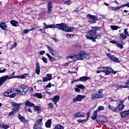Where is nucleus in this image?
<instances>
[{
  "instance_id": "13",
  "label": "nucleus",
  "mask_w": 129,
  "mask_h": 129,
  "mask_svg": "<svg viewBox=\"0 0 129 129\" xmlns=\"http://www.w3.org/2000/svg\"><path fill=\"white\" fill-rule=\"evenodd\" d=\"M42 79L43 82H47V81H50V80H52V75L48 74L46 75V77L43 78Z\"/></svg>"
},
{
  "instance_id": "8",
  "label": "nucleus",
  "mask_w": 129,
  "mask_h": 129,
  "mask_svg": "<svg viewBox=\"0 0 129 129\" xmlns=\"http://www.w3.org/2000/svg\"><path fill=\"white\" fill-rule=\"evenodd\" d=\"M16 92V89H12L11 90H9L8 91L6 92L5 93V96H9V97H11V98H14V97H16V95H17V94L15 93H13Z\"/></svg>"
},
{
  "instance_id": "43",
  "label": "nucleus",
  "mask_w": 129,
  "mask_h": 129,
  "mask_svg": "<svg viewBox=\"0 0 129 129\" xmlns=\"http://www.w3.org/2000/svg\"><path fill=\"white\" fill-rule=\"evenodd\" d=\"M125 86L124 85V87H125V88H129V87H128V85H129V80H127L126 81V82H125Z\"/></svg>"
},
{
  "instance_id": "22",
  "label": "nucleus",
  "mask_w": 129,
  "mask_h": 129,
  "mask_svg": "<svg viewBox=\"0 0 129 129\" xmlns=\"http://www.w3.org/2000/svg\"><path fill=\"white\" fill-rule=\"evenodd\" d=\"M18 118H19L20 120L23 122V123H26V122H27V120H26L25 117L20 114H19Z\"/></svg>"
},
{
  "instance_id": "4",
  "label": "nucleus",
  "mask_w": 129,
  "mask_h": 129,
  "mask_svg": "<svg viewBox=\"0 0 129 129\" xmlns=\"http://www.w3.org/2000/svg\"><path fill=\"white\" fill-rule=\"evenodd\" d=\"M124 100H119L117 102V107H115L110 104L108 105V108L110 109V110H113V111H118V110H123L124 108V105L123 104Z\"/></svg>"
},
{
  "instance_id": "60",
  "label": "nucleus",
  "mask_w": 129,
  "mask_h": 129,
  "mask_svg": "<svg viewBox=\"0 0 129 129\" xmlns=\"http://www.w3.org/2000/svg\"><path fill=\"white\" fill-rule=\"evenodd\" d=\"M7 71V69H4L3 70L0 69V73H5Z\"/></svg>"
},
{
  "instance_id": "45",
  "label": "nucleus",
  "mask_w": 129,
  "mask_h": 129,
  "mask_svg": "<svg viewBox=\"0 0 129 129\" xmlns=\"http://www.w3.org/2000/svg\"><path fill=\"white\" fill-rule=\"evenodd\" d=\"M78 122H79L80 123H81V122H83L84 121H87V119H79L77 120Z\"/></svg>"
},
{
  "instance_id": "24",
  "label": "nucleus",
  "mask_w": 129,
  "mask_h": 129,
  "mask_svg": "<svg viewBox=\"0 0 129 129\" xmlns=\"http://www.w3.org/2000/svg\"><path fill=\"white\" fill-rule=\"evenodd\" d=\"M51 124H52V119H49L45 122L46 127H51Z\"/></svg>"
},
{
  "instance_id": "36",
  "label": "nucleus",
  "mask_w": 129,
  "mask_h": 129,
  "mask_svg": "<svg viewBox=\"0 0 129 129\" xmlns=\"http://www.w3.org/2000/svg\"><path fill=\"white\" fill-rule=\"evenodd\" d=\"M53 129H64V126H62L61 125L57 124Z\"/></svg>"
},
{
  "instance_id": "47",
  "label": "nucleus",
  "mask_w": 129,
  "mask_h": 129,
  "mask_svg": "<svg viewBox=\"0 0 129 129\" xmlns=\"http://www.w3.org/2000/svg\"><path fill=\"white\" fill-rule=\"evenodd\" d=\"M105 73V70H98L96 72V73H97V74H99V73Z\"/></svg>"
},
{
  "instance_id": "17",
  "label": "nucleus",
  "mask_w": 129,
  "mask_h": 129,
  "mask_svg": "<svg viewBox=\"0 0 129 129\" xmlns=\"http://www.w3.org/2000/svg\"><path fill=\"white\" fill-rule=\"evenodd\" d=\"M89 79H90V78L87 77V76H83L82 77H80V79H78V81H82V82H86L87 80H89Z\"/></svg>"
},
{
  "instance_id": "6",
  "label": "nucleus",
  "mask_w": 129,
  "mask_h": 129,
  "mask_svg": "<svg viewBox=\"0 0 129 129\" xmlns=\"http://www.w3.org/2000/svg\"><path fill=\"white\" fill-rule=\"evenodd\" d=\"M86 17L89 20H90L88 21V23H89V24H95L97 20H98L96 16L92 15L90 14L87 15Z\"/></svg>"
},
{
  "instance_id": "48",
  "label": "nucleus",
  "mask_w": 129,
  "mask_h": 129,
  "mask_svg": "<svg viewBox=\"0 0 129 129\" xmlns=\"http://www.w3.org/2000/svg\"><path fill=\"white\" fill-rule=\"evenodd\" d=\"M116 45L117 46V47H119L120 49H122L123 48V46L122 45V44H120L119 43H117Z\"/></svg>"
},
{
  "instance_id": "54",
  "label": "nucleus",
  "mask_w": 129,
  "mask_h": 129,
  "mask_svg": "<svg viewBox=\"0 0 129 129\" xmlns=\"http://www.w3.org/2000/svg\"><path fill=\"white\" fill-rule=\"evenodd\" d=\"M73 36L74 35L73 34H67L66 36L68 37V38H73Z\"/></svg>"
},
{
  "instance_id": "7",
  "label": "nucleus",
  "mask_w": 129,
  "mask_h": 129,
  "mask_svg": "<svg viewBox=\"0 0 129 129\" xmlns=\"http://www.w3.org/2000/svg\"><path fill=\"white\" fill-rule=\"evenodd\" d=\"M43 125V118L38 119L36 120L35 124L33 126V129H39Z\"/></svg>"
},
{
  "instance_id": "18",
  "label": "nucleus",
  "mask_w": 129,
  "mask_h": 129,
  "mask_svg": "<svg viewBox=\"0 0 129 129\" xmlns=\"http://www.w3.org/2000/svg\"><path fill=\"white\" fill-rule=\"evenodd\" d=\"M74 116H75V117H84V116H85V113L78 112L75 113Z\"/></svg>"
},
{
  "instance_id": "40",
  "label": "nucleus",
  "mask_w": 129,
  "mask_h": 129,
  "mask_svg": "<svg viewBox=\"0 0 129 129\" xmlns=\"http://www.w3.org/2000/svg\"><path fill=\"white\" fill-rule=\"evenodd\" d=\"M63 3L66 5H71V0H63Z\"/></svg>"
},
{
  "instance_id": "28",
  "label": "nucleus",
  "mask_w": 129,
  "mask_h": 129,
  "mask_svg": "<svg viewBox=\"0 0 129 129\" xmlns=\"http://www.w3.org/2000/svg\"><path fill=\"white\" fill-rule=\"evenodd\" d=\"M126 36L127 35L124 34V33H121L120 35L119 40H121L122 41H123V40H125V39H126V38H127V37Z\"/></svg>"
},
{
  "instance_id": "12",
  "label": "nucleus",
  "mask_w": 129,
  "mask_h": 129,
  "mask_svg": "<svg viewBox=\"0 0 129 129\" xmlns=\"http://www.w3.org/2000/svg\"><path fill=\"white\" fill-rule=\"evenodd\" d=\"M113 70L108 67H106V70H105V75L108 76L110 75L112 73Z\"/></svg>"
},
{
  "instance_id": "1",
  "label": "nucleus",
  "mask_w": 129,
  "mask_h": 129,
  "mask_svg": "<svg viewBox=\"0 0 129 129\" xmlns=\"http://www.w3.org/2000/svg\"><path fill=\"white\" fill-rule=\"evenodd\" d=\"M43 25L45 27L43 28L44 30L47 29H52V28L55 29H58V30H60V31H65V32H71L73 31V29H75L74 27H69V26H67V24L65 23H61V24H50L47 25L46 23H43Z\"/></svg>"
},
{
  "instance_id": "59",
  "label": "nucleus",
  "mask_w": 129,
  "mask_h": 129,
  "mask_svg": "<svg viewBox=\"0 0 129 129\" xmlns=\"http://www.w3.org/2000/svg\"><path fill=\"white\" fill-rule=\"evenodd\" d=\"M110 11H115V7H109Z\"/></svg>"
},
{
  "instance_id": "9",
  "label": "nucleus",
  "mask_w": 129,
  "mask_h": 129,
  "mask_svg": "<svg viewBox=\"0 0 129 129\" xmlns=\"http://www.w3.org/2000/svg\"><path fill=\"white\" fill-rule=\"evenodd\" d=\"M85 97V95H78L75 98L73 99V103H75V102H76L77 101H82V100L84 99Z\"/></svg>"
},
{
  "instance_id": "20",
  "label": "nucleus",
  "mask_w": 129,
  "mask_h": 129,
  "mask_svg": "<svg viewBox=\"0 0 129 129\" xmlns=\"http://www.w3.org/2000/svg\"><path fill=\"white\" fill-rule=\"evenodd\" d=\"M97 122H106L107 121V118L106 117L102 116L101 119L97 120Z\"/></svg>"
},
{
  "instance_id": "3",
  "label": "nucleus",
  "mask_w": 129,
  "mask_h": 129,
  "mask_svg": "<svg viewBox=\"0 0 129 129\" xmlns=\"http://www.w3.org/2000/svg\"><path fill=\"white\" fill-rule=\"evenodd\" d=\"M88 54L84 52H82L79 53L78 55L74 54L71 56H68L67 57V60L69 62H76L78 60H84L85 58H87Z\"/></svg>"
},
{
  "instance_id": "57",
  "label": "nucleus",
  "mask_w": 129,
  "mask_h": 129,
  "mask_svg": "<svg viewBox=\"0 0 129 129\" xmlns=\"http://www.w3.org/2000/svg\"><path fill=\"white\" fill-rule=\"evenodd\" d=\"M89 115H90V112H88L87 113V119H87V121L88 118H89V117H90Z\"/></svg>"
},
{
  "instance_id": "58",
  "label": "nucleus",
  "mask_w": 129,
  "mask_h": 129,
  "mask_svg": "<svg viewBox=\"0 0 129 129\" xmlns=\"http://www.w3.org/2000/svg\"><path fill=\"white\" fill-rule=\"evenodd\" d=\"M107 56H108V57H109L110 60L111 59V57H113V55H112L111 54L108 53H107Z\"/></svg>"
},
{
  "instance_id": "51",
  "label": "nucleus",
  "mask_w": 129,
  "mask_h": 129,
  "mask_svg": "<svg viewBox=\"0 0 129 129\" xmlns=\"http://www.w3.org/2000/svg\"><path fill=\"white\" fill-rule=\"evenodd\" d=\"M124 33L126 36H129L128 32H127V29H125L124 30Z\"/></svg>"
},
{
  "instance_id": "62",
  "label": "nucleus",
  "mask_w": 129,
  "mask_h": 129,
  "mask_svg": "<svg viewBox=\"0 0 129 129\" xmlns=\"http://www.w3.org/2000/svg\"><path fill=\"white\" fill-rule=\"evenodd\" d=\"M110 42L112 44H117V42L115 40L110 41Z\"/></svg>"
},
{
  "instance_id": "53",
  "label": "nucleus",
  "mask_w": 129,
  "mask_h": 129,
  "mask_svg": "<svg viewBox=\"0 0 129 129\" xmlns=\"http://www.w3.org/2000/svg\"><path fill=\"white\" fill-rule=\"evenodd\" d=\"M75 90L76 92H80V89H79V87H77L75 89Z\"/></svg>"
},
{
  "instance_id": "42",
  "label": "nucleus",
  "mask_w": 129,
  "mask_h": 129,
  "mask_svg": "<svg viewBox=\"0 0 129 129\" xmlns=\"http://www.w3.org/2000/svg\"><path fill=\"white\" fill-rule=\"evenodd\" d=\"M115 87L116 88H125L126 87H124V85H116Z\"/></svg>"
},
{
  "instance_id": "29",
  "label": "nucleus",
  "mask_w": 129,
  "mask_h": 129,
  "mask_svg": "<svg viewBox=\"0 0 129 129\" xmlns=\"http://www.w3.org/2000/svg\"><path fill=\"white\" fill-rule=\"evenodd\" d=\"M111 60L113 62H116V63H119V62H120L118 58L114 57V55H113V56L111 57Z\"/></svg>"
},
{
  "instance_id": "35",
  "label": "nucleus",
  "mask_w": 129,
  "mask_h": 129,
  "mask_svg": "<svg viewBox=\"0 0 129 129\" xmlns=\"http://www.w3.org/2000/svg\"><path fill=\"white\" fill-rule=\"evenodd\" d=\"M77 87H79L80 89H82V90H84L85 89V87L83 86L82 84H79L76 86Z\"/></svg>"
},
{
  "instance_id": "30",
  "label": "nucleus",
  "mask_w": 129,
  "mask_h": 129,
  "mask_svg": "<svg viewBox=\"0 0 129 129\" xmlns=\"http://www.w3.org/2000/svg\"><path fill=\"white\" fill-rule=\"evenodd\" d=\"M98 98V97H97V95L96 94V93H93L91 94V99L93 100H94L95 99H97Z\"/></svg>"
},
{
  "instance_id": "5",
  "label": "nucleus",
  "mask_w": 129,
  "mask_h": 129,
  "mask_svg": "<svg viewBox=\"0 0 129 129\" xmlns=\"http://www.w3.org/2000/svg\"><path fill=\"white\" fill-rule=\"evenodd\" d=\"M15 91L17 93L21 94V95H25V94H28L29 93L28 87L25 86L18 87L17 89H15Z\"/></svg>"
},
{
  "instance_id": "23",
  "label": "nucleus",
  "mask_w": 129,
  "mask_h": 129,
  "mask_svg": "<svg viewBox=\"0 0 129 129\" xmlns=\"http://www.w3.org/2000/svg\"><path fill=\"white\" fill-rule=\"evenodd\" d=\"M53 8V7L52 6V2H49L48 4V13L50 14L52 12V9Z\"/></svg>"
},
{
  "instance_id": "49",
  "label": "nucleus",
  "mask_w": 129,
  "mask_h": 129,
  "mask_svg": "<svg viewBox=\"0 0 129 129\" xmlns=\"http://www.w3.org/2000/svg\"><path fill=\"white\" fill-rule=\"evenodd\" d=\"M15 113H16V111H14V110H12V111L9 113V115L11 116L13 114H15Z\"/></svg>"
},
{
  "instance_id": "37",
  "label": "nucleus",
  "mask_w": 129,
  "mask_h": 129,
  "mask_svg": "<svg viewBox=\"0 0 129 129\" xmlns=\"http://www.w3.org/2000/svg\"><path fill=\"white\" fill-rule=\"evenodd\" d=\"M34 109L39 112L41 111V107L40 106H35L34 107Z\"/></svg>"
},
{
  "instance_id": "63",
  "label": "nucleus",
  "mask_w": 129,
  "mask_h": 129,
  "mask_svg": "<svg viewBox=\"0 0 129 129\" xmlns=\"http://www.w3.org/2000/svg\"><path fill=\"white\" fill-rule=\"evenodd\" d=\"M52 39L54 40L55 42H59V39H58V38H52Z\"/></svg>"
},
{
  "instance_id": "44",
  "label": "nucleus",
  "mask_w": 129,
  "mask_h": 129,
  "mask_svg": "<svg viewBox=\"0 0 129 129\" xmlns=\"http://www.w3.org/2000/svg\"><path fill=\"white\" fill-rule=\"evenodd\" d=\"M41 59L42 61H43L44 63H45V64H48V61H47V58L43 56Z\"/></svg>"
},
{
  "instance_id": "39",
  "label": "nucleus",
  "mask_w": 129,
  "mask_h": 129,
  "mask_svg": "<svg viewBox=\"0 0 129 129\" xmlns=\"http://www.w3.org/2000/svg\"><path fill=\"white\" fill-rule=\"evenodd\" d=\"M96 110H97L98 112L99 111V110H104V107L103 106H99Z\"/></svg>"
},
{
  "instance_id": "32",
  "label": "nucleus",
  "mask_w": 129,
  "mask_h": 129,
  "mask_svg": "<svg viewBox=\"0 0 129 129\" xmlns=\"http://www.w3.org/2000/svg\"><path fill=\"white\" fill-rule=\"evenodd\" d=\"M45 55L47 56V57L49 58L50 61L52 62V61H55L56 59H55L53 56H51L49 53H45Z\"/></svg>"
},
{
  "instance_id": "38",
  "label": "nucleus",
  "mask_w": 129,
  "mask_h": 129,
  "mask_svg": "<svg viewBox=\"0 0 129 129\" xmlns=\"http://www.w3.org/2000/svg\"><path fill=\"white\" fill-rule=\"evenodd\" d=\"M47 105H48V108L52 109V108H54V107H55V105L52 103H48Z\"/></svg>"
},
{
  "instance_id": "27",
  "label": "nucleus",
  "mask_w": 129,
  "mask_h": 129,
  "mask_svg": "<svg viewBox=\"0 0 129 129\" xmlns=\"http://www.w3.org/2000/svg\"><path fill=\"white\" fill-rule=\"evenodd\" d=\"M11 25H12V26H13V27H18V26H19V22H18V21H15V20H12L10 22Z\"/></svg>"
},
{
  "instance_id": "64",
  "label": "nucleus",
  "mask_w": 129,
  "mask_h": 129,
  "mask_svg": "<svg viewBox=\"0 0 129 129\" xmlns=\"http://www.w3.org/2000/svg\"><path fill=\"white\" fill-rule=\"evenodd\" d=\"M45 54V50H42L40 52V55H44Z\"/></svg>"
},
{
  "instance_id": "50",
  "label": "nucleus",
  "mask_w": 129,
  "mask_h": 129,
  "mask_svg": "<svg viewBox=\"0 0 129 129\" xmlns=\"http://www.w3.org/2000/svg\"><path fill=\"white\" fill-rule=\"evenodd\" d=\"M17 42H15L11 47V50H13V49H15L16 47H17Z\"/></svg>"
},
{
  "instance_id": "56",
  "label": "nucleus",
  "mask_w": 129,
  "mask_h": 129,
  "mask_svg": "<svg viewBox=\"0 0 129 129\" xmlns=\"http://www.w3.org/2000/svg\"><path fill=\"white\" fill-rule=\"evenodd\" d=\"M123 8H124V7H127V8H129V3H125L124 5H122Z\"/></svg>"
},
{
  "instance_id": "55",
  "label": "nucleus",
  "mask_w": 129,
  "mask_h": 129,
  "mask_svg": "<svg viewBox=\"0 0 129 129\" xmlns=\"http://www.w3.org/2000/svg\"><path fill=\"white\" fill-rule=\"evenodd\" d=\"M51 86H52V85L51 84V83L48 84L46 86V88H51Z\"/></svg>"
},
{
  "instance_id": "21",
  "label": "nucleus",
  "mask_w": 129,
  "mask_h": 129,
  "mask_svg": "<svg viewBox=\"0 0 129 129\" xmlns=\"http://www.w3.org/2000/svg\"><path fill=\"white\" fill-rule=\"evenodd\" d=\"M59 99H60V96L58 95H56L54 96L53 98H52L51 100L53 101L54 104H57V102L59 101Z\"/></svg>"
},
{
  "instance_id": "61",
  "label": "nucleus",
  "mask_w": 129,
  "mask_h": 129,
  "mask_svg": "<svg viewBox=\"0 0 129 129\" xmlns=\"http://www.w3.org/2000/svg\"><path fill=\"white\" fill-rule=\"evenodd\" d=\"M18 78L19 79H25V76L24 75H22L21 76L18 77Z\"/></svg>"
},
{
  "instance_id": "41",
  "label": "nucleus",
  "mask_w": 129,
  "mask_h": 129,
  "mask_svg": "<svg viewBox=\"0 0 129 129\" xmlns=\"http://www.w3.org/2000/svg\"><path fill=\"white\" fill-rule=\"evenodd\" d=\"M9 127H10V126L9 125L3 124L2 128L8 129V128H9Z\"/></svg>"
},
{
  "instance_id": "52",
  "label": "nucleus",
  "mask_w": 129,
  "mask_h": 129,
  "mask_svg": "<svg viewBox=\"0 0 129 129\" xmlns=\"http://www.w3.org/2000/svg\"><path fill=\"white\" fill-rule=\"evenodd\" d=\"M30 32V30L28 29H24L23 30V34H28V32Z\"/></svg>"
},
{
  "instance_id": "26",
  "label": "nucleus",
  "mask_w": 129,
  "mask_h": 129,
  "mask_svg": "<svg viewBox=\"0 0 129 129\" xmlns=\"http://www.w3.org/2000/svg\"><path fill=\"white\" fill-rule=\"evenodd\" d=\"M98 113V112L97 111V110H96L93 113V115L91 116L92 119H93V120H95V119H96L97 117Z\"/></svg>"
},
{
  "instance_id": "19",
  "label": "nucleus",
  "mask_w": 129,
  "mask_h": 129,
  "mask_svg": "<svg viewBox=\"0 0 129 129\" xmlns=\"http://www.w3.org/2000/svg\"><path fill=\"white\" fill-rule=\"evenodd\" d=\"M35 72L37 75H40V63L39 62H36Z\"/></svg>"
},
{
  "instance_id": "46",
  "label": "nucleus",
  "mask_w": 129,
  "mask_h": 129,
  "mask_svg": "<svg viewBox=\"0 0 129 129\" xmlns=\"http://www.w3.org/2000/svg\"><path fill=\"white\" fill-rule=\"evenodd\" d=\"M121 8H123V6L122 5L119 7H115V11H118V10H120Z\"/></svg>"
},
{
  "instance_id": "2",
  "label": "nucleus",
  "mask_w": 129,
  "mask_h": 129,
  "mask_svg": "<svg viewBox=\"0 0 129 129\" xmlns=\"http://www.w3.org/2000/svg\"><path fill=\"white\" fill-rule=\"evenodd\" d=\"M92 30H90L86 33L85 37L86 39L91 40L92 42H96V40H95L96 39H100V38H101V35L100 34L96 35V34H97V31H100L101 28H100V27H92ZM95 35H96L95 36Z\"/></svg>"
},
{
  "instance_id": "11",
  "label": "nucleus",
  "mask_w": 129,
  "mask_h": 129,
  "mask_svg": "<svg viewBox=\"0 0 129 129\" xmlns=\"http://www.w3.org/2000/svg\"><path fill=\"white\" fill-rule=\"evenodd\" d=\"M25 110H28V107H33V106H35V104L31 102L30 101L27 100L25 104Z\"/></svg>"
},
{
  "instance_id": "25",
  "label": "nucleus",
  "mask_w": 129,
  "mask_h": 129,
  "mask_svg": "<svg viewBox=\"0 0 129 129\" xmlns=\"http://www.w3.org/2000/svg\"><path fill=\"white\" fill-rule=\"evenodd\" d=\"M0 28L2 30H7L8 29V26L6 24V22H3L0 24Z\"/></svg>"
},
{
  "instance_id": "15",
  "label": "nucleus",
  "mask_w": 129,
  "mask_h": 129,
  "mask_svg": "<svg viewBox=\"0 0 129 129\" xmlns=\"http://www.w3.org/2000/svg\"><path fill=\"white\" fill-rule=\"evenodd\" d=\"M7 79H9V76H4L0 78V86L6 82Z\"/></svg>"
},
{
  "instance_id": "31",
  "label": "nucleus",
  "mask_w": 129,
  "mask_h": 129,
  "mask_svg": "<svg viewBox=\"0 0 129 129\" xmlns=\"http://www.w3.org/2000/svg\"><path fill=\"white\" fill-rule=\"evenodd\" d=\"M120 115L122 117H125L126 115H128V113H127V111H124L120 112Z\"/></svg>"
},
{
  "instance_id": "14",
  "label": "nucleus",
  "mask_w": 129,
  "mask_h": 129,
  "mask_svg": "<svg viewBox=\"0 0 129 129\" xmlns=\"http://www.w3.org/2000/svg\"><path fill=\"white\" fill-rule=\"evenodd\" d=\"M13 111H15L16 112H17V111H18V110H19V109H20V105H19V104L16 103L15 102H13Z\"/></svg>"
},
{
  "instance_id": "16",
  "label": "nucleus",
  "mask_w": 129,
  "mask_h": 129,
  "mask_svg": "<svg viewBox=\"0 0 129 129\" xmlns=\"http://www.w3.org/2000/svg\"><path fill=\"white\" fill-rule=\"evenodd\" d=\"M103 91V90L102 89H99L96 92V94H97L98 98H102V97H103V94H102Z\"/></svg>"
},
{
  "instance_id": "34",
  "label": "nucleus",
  "mask_w": 129,
  "mask_h": 129,
  "mask_svg": "<svg viewBox=\"0 0 129 129\" xmlns=\"http://www.w3.org/2000/svg\"><path fill=\"white\" fill-rule=\"evenodd\" d=\"M110 28L113 30H118V29L120 28V27H119V26H115V25H111Z\"/></svg>"
},
{
  "instance_id": "33",
  "label": "nucleus",
  "mask_w": 129,
  "mask_h": 129,
  "mask_svg": "<svg viewBox=\"0 0 129 129\" xmlns=\"http://www.w3.org/2000/svg\"><path fill=\"white\" fill-rule=\"evenodd\" d=\"M34 95L35 97H37V98H42V97H43V95H42V93H36Z\"/></svg>"
},
{
  "instance_id": "10",
  "label": "nucleus",
  "mask_w": 129,
  "mask_h": 129,
  "mask_svg": "<svg viewBox=\"0 0 129 129\" xmlns=\"http://www.w3.org/2000/svg\"><path fill=\"white\" fill-rule=\"evenodd\" d=\"M46 48L49 50L50 53L52 56H57V51H55L54 49H53V47L49 45H46Z\"/></svg>"
}]
</instances>
